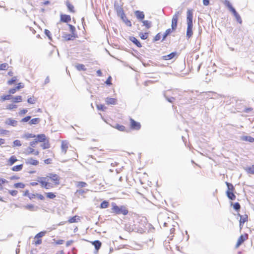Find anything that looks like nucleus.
<instances>
[{
	"label": "nucleus",
	"mask_w": 254,
	"mask_h": 254,
	"mask_svg": "<svg viewBox=\"0 0 254 254\" xmlns=\"http://www.w3.org/2000/svg\"><path fill=\"white\" fill-rule=\"evenodd\" d=\"M192 18L193 13L191 10H188L187 11V29L186 33V37L188 39L190 38L193 34L192 32Z\"/></svg>",
	"instance_id": "obj_1"
},
{
	"label": "nucleus",
	"mask_w": 254,
	"mask_h": 254,
	"mask_svg": "<svg viewBox=\"0 0 254 254\" xmlns=\"http://www.w3.org/2000/svg\"><path fill=\"white\" fill-rule=\"evenodd\" d=\"M112 211L114 213L117 214H123L126 215L128 213V210L125 206H121L120 207L117 206L116 203H112Z\"/></svg>",
	"instance_id": "obj_2"
},
{
	"label": "nucleus",
	"mask_w": 254,
	"mask_h": 254,
	"mask_svg": "<svg viewBox=\"0 0 254 254\" xmlns=\"http://www.w3.org/2000/svg\"><path fill=\"white\" fill-rule=\"evenodd\" d=\"M114 7L118 16H120L121 19L126 18V15L124 12L123 8L120 6L118 3H115Z\"/></svg>",
	"instance_id": "obj_3"
},
{
	"label": "nucleus",
	"mask_w": 254,
	"mask_h": 254,
	"mask_svg": "<svg viewBox=\"0 0 254 254\" xmlns=\"http://www.w3.org/2000/svg\"><path fill=\"white\" fill-rule=\"evenodd\" d=\"M182 13V11H177L173 15L172 19L171 27L173 30H175L177 28L178 17Z\"/></svg>",
	"instance_id": "obj_4"
},
{
	"label": "nucleus",
	"mask_w": 254,
	"mask_h": 254,
	"mask_svg": "<svg viewBox=\"0 0 254 254\" xmlns=\"http://www.w3.org/2000/svg\"><path fill=\"white\" fill-rule=\"evenodd\" d=\"M47 178H40L38 180V182L41 184V186L43 188H44L46 189H49L51 187V184L46 182Z\"/></svg>",
	"instance_id": "obj_5"
},
{
	"label": "nucleus",
	"mask_w": 254,
	"mask_h": 254,
	"mask_svg": "<svg viewBox=\"0 0 254 254\" xmlns=\"http://www.w3.org/2000/svg\"><path fill=\"white\" fill-rule=\"evenodd\" d=\"M47 177L49 178L52 181H54L56 185L59 184L60 177L58 175L50 173L49 174Z\"/></svg>",
	"instance_id": "obj_6"
},
{
	"label": "nucleus",
	"mask_w": 254,
	"mask_h": 254,
	"mask_svg": "<svg viewBox=\"0 0 254 254\" xmlns=\"http://www.w3.org/2000/svg\"><path fill=\"white\" fill-rule=\"evenodd\" d=\"M130 127L133 129L138 130L140 128L141 125L139 123L135 121L134 120L130 119Z\"/></svg>",
	"instance_id": "obj_7"
},
{
	"label": "nucleus",
	"mask_w": 254,
	"mask_h": 254,
	"mask_svg": "<svg viewBox=\"0 0 254 254\" xmlns=\"http://www.w3.org/2000/svg\"><path fill=\"white\" fill-rule=\"evenodd\" d=\"M68 147V142L66 140H63L62 142L61 150L62 152L65 154L66 153Z\"/></svg>",
	"instance_id": "obj_8"
},
{
	"label": "nucleus",
	"mask_w": 254,
	"mask_h": 254,
	"mask_svg": "<svg viewBox=\"0 0 254 254\" xmlns=\"http://www.w3.org/2000/svg\"><path fill=\"white\" fill-rule=\"evenodd\" d=\"M4 123L5 125L15 127L17 125V122L12 118H7L5 120Z\"/></svg>",
	"instance_id": "obj_9"
},
{
	"label": "nucleus",
	"mask_w": 254,
	"mask_h": 254,
	"mask_svg": "<svg viewBox=\"0 0 254 254\" xmlns=\"http://www.w3.org/2000/svg\"><path fill=\"white\" fill-rule=\"evenodd\" d=\"M248 238L247 234L244 235H241L238 239L237 244L236 245V248H238Z\"/></svg>",
	"instance_id": "obj_10"
},
{
	"label": "nucleus",
	"mask_w": 254,
	"mask_h": 254,
	"mask_svg": "<svg viewBox=\"0 0 254 254\" xmlns=\"http://www.w3.org/2000/svg\"><path fill=\"white\" fill-rule=\"evenodd\" d=\"M25 153L26 155L33 154L35 155H38L39 154V152L38 151L35 150L30 147H28L25 150Z\"/></svg>",
	"instance_id": "obj_11"
},
{
	"label": "nucleus",
	"mask_w": 254,
	"mask_h": 254,
	"mask_svg": "<svg viewBox=\"0 0 254 254\" xmlns=\"http://www.w3.org/2000/svg\"><path fill=\"white\" fill-rule=\"evenodd\" d=\"M238 215L240 217V229H242V226L244 223H245L248 220V215H242L240 214H238Z\"/></svg>",
	"instance_id": "obj_12"
},
{
	"label": "nucleus",
	"mask_w": 254,
	"mask_h": 254,
	"mask_svg": "<svg viewBox=\"0 0 254 254\" xmlns=\"http://www.w3.org/2000/svg\"><path fill=\"white\" fill-rule=\"evenodd\" d=\"M25 163L27 164L36 166L38 164L39 162L38 161L33 159L32 158H29L25 160Z\"/></svg>",
	"instance_id": "obj_13"
},
{
	"label": "nucleus",
	"mask_w": 254,
	"mask_h": 254,
	"mask_svg": "<svg viewBox=\"0 0 254 254\" xmlns=\"http://www.w3.org/2000/svg\"><path fill=\"white\" fill-rule=\"evenodd\" d=\"M23 207L25 209L31 211H36L39 209L38 206H34L33 204H27L26 205H24Z\"/></svg>",
	"instance_id": "obj_14"
},
{
	"label": "nucleus",
	"mask_w": 254,
	"mask_h": 254,
	"mask_svg": "<svg viewBox=\"0 0 254 254\" xmlns=\"http://www.w3.org/2000/svg\"><path fill=\"white\" fill-rule=\"evenodd\" d=\"M105 102L107 105H115L117 103V99L113 98L107 97L105 99Z\"/></svg>",
	"instance_id": "obj_15"
},
{
	"label": "nucleus",
	"mask_w": 254,
	"mask_h": 254,
	"mask_svg": "<svg viewBox=\"0 0 254 254\" xmlns=\"http://www.w3.org/2000/svg\"><path fill=\"white\" fill-rule=\"evenodd\" d=\"M71 20V17L70 15L66 14L61 15V21L64 22H68Z\"/></svg>",
	"instance_id": "obj_16"
},
{
	"label": "nucleus",
	"mask_w": 254,
	"mask_h": 254,
	"mask_svg": "<svg viewBox=\"0 0 254 254\" xmlns=\"http://www.w3.org/2000/svg\"><path fill=\"white\" fill-rule=\"evenodd\" d=\"M136 18L140 20H142L144 18V14L142 11L136 10L134 12Z\"/></svg>",
	"instance_id": "obj_17"
},
{
	"label": "nucleus",
	"mask_w": 254,
	"mask_h": 254,
	"mask_svg": "<svg viewBox=\"0 0 254 254\" xmlns=\"http://www.w3.org/2000/svg\"><path fill=\"white\" fill-rule=\"evenodd\" d=\"M129 40L133 43L137 47L140 48L142 47L141 43L139 41L134 37H130Z\"/></svg>",
	"instance_id": "obj_18"
},
{
	"label": "nucleus",
	"mask_w": 254,
	"mask_h": 254,
	"mask_svg": "<svg viewBox=\"0 0 254 254\" xmlns=\"http://www.w3.org/2000/svg\"><path fill=\"white\" fill-rule=\"evenodd\" d=\"M242 140L248 141L250 142H254V138L250 136H243L241 137Z\"/></svg>",
	"instance_id": "obj_19"
},
{
	"label": "nucleus",
	"mask_w": 254,
	"mask_h": 254,
	"mask_svg": "<svg viewBox=\"0 0 254 254\" xmlns=\"http://www.w3.org/2000/svg\"><path fill=\"white\" fill-rule=\"evenodd\" d=\"M226 194L227 197L232 200H234L236 198V195L234 194L233 191L227 190Z\"/></svg>",
	"instance_id": "obj_20"
},
{
	"label": "nucleus",
	"mask_w": 254,
	"mask_h": 254,
	"mask_svg": "<svg viewBox=\"0 0 254 254\" xmlns=\"http://www.w3.org/2000/svg\"><path fill=\"white\" fill-rule=\"evenodd\" d=\"M230 11L233 13V14L234 15L235 17L237 19V21L238 22H239L240 23H241L242 22V20H241V17L239 15V14L237 13V12L236 11L235 9L234 8H233Z\"/></svg>",
	"instance_id": "obj_21"
},
{
	"label": "nucleus",
	"mask_w": 254,
	"mask_h": 254,
	"mask_svg": "<svg viewBox=\"0 0 254 254\" xmlns=\"http://www.w3.org/2000/svg\"><path fill=\"white\" fill-rule=\"evenodd\" d=\"M37 139H36V141H38V142H45L46 139V137L45 134H38L37 136Z\"/></svg>",
	"instance_id": "obj_22"
},
{
	"label": "nucleus",
	"mask_w": 254,
	"mask_h": 254,
	"mask_svg": "<svg viewBox=\"0 0 254 254\" xmlns=\"http://www.w3.org/2000/svg\"><path fill=\"white\" fill-rule=\"evenodd\" d=\"M76 37V36H75V35H73L72 34H65L64 36V38L66 41L72 40H73Z\"/></svg>",
	"instance_id": "obj_23"
},
{
	"label": "nucleus",
	"mask_w": 254,
	"mask_h": 254,
	"mask_svg": "<svg viewBox=\"0 0 254 254\" xmlns=\"http://www.w3.org/2000/svg\"><path fill=\"white\" fill-rule=\"evenodd\" d=\"M92 244L95 247V248L97 251L100 249L101 246V243L98 240L94 241L92 243Z\"/></svg>",
	"instance_id": "obj_24"
},
{
	"label": "nucleus",
	"mask_w": 254,
	"mask_h": 254,
	"mask_svg": "<svg viewBox=\"0 0 254 254\" xmlns=\"http://www.w3.org/2000/svg\"><path fill=\"white\" fill-rule=\"evenodd\" d=\"M17 161V159L15 156H11L8 161V165L11 166Z\"/></svg>",
	"instance_id": "obj_25"
},
{
	"label": "nucleus",
	"mask_w": 254,
	"mask_h": 254,
	"mask_svg": "<svg viewBox=\"0 0 254 254\" xmlns=\"http://www.w3.org/2000/svg\"><path fill=\"white\" fill-rule=\"evenodd\" d=\"M176 55V52H172L169 55L164 56V59L165 60H171L175 57Z\"/></svg>",
	"instance_id": "obj_26"
},
{
	"label": "nucleus",
	"mask_w": 254,
	"mask_h": 254,
	"mask_svg": "<svg viewBox=\"0 0 254 254\" xmlns=\"http://www.w3.org/2000/svg\"><path fill=\"white\" fill-rule=\"evenodd\" d=\"M22 167H23V165L22 164H20V165H16V166H13L11 168V170L13 171L17 172V171H19L21 170L22 169Z\"/></svg>",
	"instance_id": "obj_27"
},
{
	"label": "nucleus",
	"mask_w": 254,
	"mask_h": 254,
	"mask_svg": "<svg viewBox=\"0 0 254 254\" xmlns=\"http://www.w3.org/2000/svg\"><path fill=\"white\" fill-rule=\"evenodd\" d=\"M75 67L78 70H86V68L85 67V65L83 64H77L75 65Z\"/></svg>",
	"instance_id": "obj_28"
},
{
	"label": "nucleus",
	"mask_w": 254,
	"mask_h": 254,
	"mask_svg": "<svg viewBox=\"0 0 254 254\" xmlns=\"http://www.w3.org/2000/svg\"><path fill=\"white\" fill-rule=\"evenodd\" d=\"M12 100V102L14 103H18L22 101V97L21 96H17L15 97H13L11 99Z\"/></svg>",
	"instance_id": "obj_29"
},
{
	"label": "nucleus",
	"mask_w": 254,
	"mask_h": 254,
	"mask_svg": "<svg viewBox=\"0 0 254 254\" xmlns=\"http://www.w3.org/2000/svg\"><path fill=\"white\" fill-rule=\"evenodd\" d=\"M77 219L78 220L79 219V216H74L72 217H71L69 219L68 222L70 223H75V222H77Z\"/></svg>",
	"instance_id": "obj_30"
},
{
	"label": "nucleus",
	"mask_w": 254,
	"mask_h": 254,
	"mask_svg": "<svg viewBox=\"0 0 254 254\" xmlns=\"http://www.w3.org/2000/svg\"><path fill=\"white\" fill-rule=\"evenodd\" d=\"M142 23L143 25L145 26L147 29H149L151 26V22L150 21L143 20L142 21Z\"/></svg>",
	"instance_id": "obj_31"
},
{
	"label": "nucleus",
	"mask_w": 254,
	"mask_h": 254,
	"mask_svg": "<svg viewBox=\"0 0 254 254\" xmlns=\"http://www.w3.org/2000/svg\"><path fill=\"white\" fill-rule=\"evenodd\" d=\"M40 121V119L39 118H34L31 120L29 122L30 125H36L38 124Z\"/></svg>",
	"instance_id": "obj_32"
},
{
	"label": "nucleus",
	"mask_w": 254,
	"mask_h": 254,
	"mask_svg": "<svg viewBox=\"0 0 254 254\" xmlns=\"http://www.w3.org/2000/svg\"><path fill=\"white\" fill-rule=\"evenodd\" d=\"M87 186V184L84 182H78L76 184V187L78 188H84Z\"/></svg>",
	"instance_id": "obj_33"
},
{
	"label": "nucleus",
	"mask_w": 254,
	"mask_h": 254,
	"mask_svg": "<svg viewBox=\"0 0 254 254\" xmlns=\"http://www.w3.org/2000/svg\"><path fill=\"white\" fill-rule=\"evenodd\" d=\"M224 4L230 10H231L233 8H234L231 3L227 0H225L224 1Z\"/></svg>",
	"instance_id": "obj_34"
},
{
	"label": "nucleus",
	"mask_w": 254,
	"mask_h": 254,
	"mask_svg": "<svg viewBox=\"0 0 254 254\" xmlns=\"http://www.w3.org/2000/svg\"><path fill=\"white\" fill-rule=\"evenodd\" d=\"M115 128L117 129L118 130H119L120 131H125V129H126V127H125V126H124L123 125H119V124H117L115 126Z\"/></svg>",
	"instance_id": "obj_35"
},
{
	"label": "nucleus",
	"mask_w": 254,
	"mask_h": 254,
	"mask_svg": "<svg viewBox=\"0 0 254 254\" xmlns=\"http://www.w3.org/2000/svg\"><path fill=\"white\" fill-rule=\"evenodd\" d=\"M109 206V202L107 201H103L100 204V207L101 208H106Z\"/></svg>",
	"instance_id": "obj_36"
},
{
	"label": "nucleus",
	"mask_w": 254,
	"mask_h": 254,
	"mask_svg": "<svg viewBox=\"0 0 254 254\" xmlns=\"http://www.w3.org/2000/svg\"><path fill=\"white\" fill-rule=\"evenodd\" d=\"M44 143L41 144V146L42 147L43 149H47L50 147V144L49 143V142L45 141V142H43Z\"/></svg>",
	"instance_id": "obj_37"
},
{
	"label": "nucleus",
	"mask_w": 254,
	"mask_h": 254,
	"mask_svg": "<svg viewBox=\"0 0 254 254\" xmlns=\"http://www.w3.org/2000/svg\"><path fill=\"white\" fill-rule=\"evenodd\" d=\"M226 185L227 186V188H228V190H227L233 191V190H234V188L233 185L232 184L228 183V182H226Z\"/></svg>",
	"instance_id": "obj_38"
},
{
	"label": "nucleus",
	"mask_w": 254,
	"mask_h": 254,
	"mask_svg": "<svg viewBox=\"0 0 254 254\" xmlns=\"http://www.w3.org/2000/svg\"><path fill=\"white\" fill-rule=\"evenodd\" d=\"M66 6L68 10L72 12H74V6L71 4L69 2H66Z\"/></svg>",
	"instance_id": "obj_39"
},
{
	"label": "nucleus",
	"mask_w": 254,
	"mask_h": 254,
	"mask_svg": "<svg viewBox=\"0 0 254 254\" xmlns=\"http://www.w3.org/2000/svg\"><path fill=\"white\" fill-rule=\"evenodd\" d=\"M12 98H13V96H12L11 95H7L2 96L1 99L2 101H4L7 100H10L12 99Z\"/></svg>",
	"instance_id": "obj_40"
},
{
	"label": "nucleus",
	"mask_w": 254,
	"mask_h": 254,
	"mask_svg": "<svg viewBox=\"0 0 254 254\" xmlns=\"http://www.w3.org/2000/svg\"><path fill=\"white\" fill-rule=\"evenodd\" d=\"M35 136H36L35 135H34L33 134L27 133L25 134L23 136V137L25 138L26 139H28L30 138H34Z\"/></svg>",
	"instance_id": "obj_41"
},
{
	"label": "nucleus",
	"mask_w": 254,
	"mask_h": 254,
	"mask_svg": "<svg viewBox=\"0 0 254 254\" xmlns=\"http://www.w3.org/2000/svg\"><path fill=\"white\" fill-rule=\"evenodd\" d=\"M14 187L15 188H21V189H23L25 187V185L23 184V183H16L14 184Z\"/></svg>",
	"instance_id": "obj_42"
},
{
	"label": "nucleus",
	"mask_w": 254,
	"mask_h": 254,
	"mask_svg": "<svg viewBox=\"0 0 254 254\" xmlns=\"http://www.w3.org/2000/svg\"><path fill=\"white\" fill-rule=\"evenodd\" d=\"M8 65L6 63L0 64V70H6L8 68Z\"/></svg>",
	"instance_id": "obj_43"
},
{
	"label": "nucleus",
	"mask_w": 254,
	"mask_h": 254,
	"mask_svg": "<svg viewBox=\"0 0 254 254\" xmlns=\"http://www.w3.org/2000/svg\"><path fill=\"white\" fill-rule=\"evenodd\" d=\"M233 208H234V209H235L237 211L239 210L240 208H241V206H240V203H238V202H235L233 204Z\"/></svg>",
	"instance_id": "obj_44"
},
{
	"label": "nucleus",
	"mask_w": 254,
	"mask_h": 254,
	"mask_svg": "<svg viewBox=\"0 0 254 254\" xmlns=\"http://www.w3.org/2000/svg\"><path fill=\"white\" fill-rule=\"evenodd\" d=\"M139 36H140V37L141 38V39H142L143 40H145L148 37V33H140L139 34Z\"/></svg>",
	"instance_id": "obj_45"
},
{
	"label": "nucleus",
	"mask_w": 254,
	"mask_h": 254,
	"mask_svg": "<svg viewBox=\"0 0 254 254\" xmlns=\"http://www.w3.org/2000/svg\"><path fill=\"white\" fill-rule=\"evenodd\" d=\"M17 80L16 77L14 76L10 80H8L7 81V84L9 85H11L13 84Z\"/></svg>",
	"instance_id": "obj_46"
},
{
	"label": "nucleus",
	"mask_w": 254,
	"mask_h": 254,
	"mask_svg": "<svg viewBox=\"0 0 254 254\" xmlns=\"http://www.w3.org/2000/svg\"><path fill=\"white\" fill-rule=\"evenodd\" d=\"M46 195L47 197L51 199H53L56 197V195L53 192H47Z\"/></svg>",
	"instance_id": "obj_47"
},
{
	"label": "nucleus",
	"mask_w": 254,
	"mask_h": 254,
	"mask_svg": "<svg viewBox=\"0 0 254 254\" xmlns=\"http://www.w3.org/2000/svg\"><path fill=\"white\" fill-rule=\"evenodd\" d=\"M122 19L126 23V24L128 26H131V22L127 19L126 16V18H124V19Z\"/></svg>",
	"instance_id": "obj_48"
},
{
	"label": "nucleus",
	"mask_w": 254,
	"mask_h": 254,
	"mask_svg": "<svg viewBox=\"0 0 254 254\" xmlns=\"http://www.w3.org/2000/svg\"><path fill=\"white\" fill-rule=\"evenodd\" d=\"M46 233V232H40L38 233L35 237V238H40L43 237Z\"/></svg>",
	"instance_id": "obj_49"
},
{
	"label": "nucleus",
	"mask_w": 254,
	"mask_h": 254,
	"mask_svg": "<svg viewBox=\"0 0 254 254\" xmlns=\"http://www.w3.org/2000/svg\"><path fill=\"white\" fill-rule=\"evenodd\" d=\"M97 108L98 110L101 111H104L106 109V107L104 105L102 104L97 105Z\"/></svg>",
	"instance_id": "obj_50"
},
{
	"label": "nucleus",
	"mask_w": 254,
	"mask_h": 254,
	"mask_svg": "<svg viewBox=\"0 0 254 254\" xmlns=\"http://www.w3.org/2000/svg\"><path fill=\"white\" fill-rule=\"evenodd\" d=\"M13 147H15V146H20L21 145L20 141L19 140H14L13 141Z\"/></svg>",
	"instance_id": "obj_51"
},
{
	"label": "nucleus",
	"mask_w": 254,
	"mask_h": 254,
	"mask_svg": "<svg viewBox=\"0 0 254 254\" xmlns=\"http://www.w3.org/2000/svg\"><path fill=\"white\" fill-rule=\"evenodd\" d=\"M44 33L46 35H47L48 37V38L50 39V40H51L52 39V38H51V32L49 30H47V29H45V31H44Z\"/></svg>",
	"instance_id": "obj_52"
},
{
	"label": "nucleus",
	"mask_w": 254,
	"mask_h": 254,
	"mask_svg": "<svg viewBox=\"0 0 254 254\" xmlns=\"http://www.w3.org/2000/svg\"><path fill=\"white\" fill-rule=\"evenodd\" d=\"M16 108H17V106L16 105L9 104L7 106L6 109H8V110H12L13 109H15Z\"/></svg>",
	"instance_id": "obj_53"
},
{
	"label": "nucleus",
	"mask_w": 254,
	"mask_h": 254,
	"mask_svg": "<svg viewBox=\"0 0 254 254\" xmlns=\"http://www.w3.org/2000/svg\"><path fill=\"white\" fill-rule=\"evenodd\" d=\"M68 26L69 27L70 31L71 32L72 34L75 35L74 32L75 31V28L74 27V26L70 24H68Z\"/></svg>",
	"instance_id": "obj_54"
},
{
	"label": "nucleus",
	"mask_w": 254,
	"mask_h": 254,
	"mask_svg": "<svg viewBox=\"0 0 254 254\" xmlns=\"http://www.w3.org/2000/svg\"><path fill=\"white\" fill-rule=\"evenodd\" d=\"M164 96L166 98V99L170 103H173L174 102V101L175 100V98L174 97H170V98H169L168 97H167L166 96L165 94H164Z\"/></svg>",
	"instance_id": "obj_55"
},
{
	"label": "nucleus",
	"mask_w": 254,
	"mask_h": 254,
	"mask_svg": "<svg viewBox=\"0 0 254 254\" xmlns=\"http://www.w3.org/2000/svg\"><path fill=\"white\" fill-rule=\"evenodd\" d=\"M31 119V116H27L21 120L22 122H27L29 121Z\"/></svg>",
	"instance_id": "obj_56"
},
{
	"label": "nucleus",
	"mask_w": 254,
	"mask_h": 254,
	"mask_svg": "<svg viewBox=\"0 0 254 254\" xmlns=\"http://www.w3.org/2000/svg\"><path fill=\"white\" fill-rule=\"evenodd\" d=\"M9 193L12 196H15L17 194V191L15 190H11L9 191Z\"/></svg>",
	"instance_id": "obj_57"
},
{
	"label": "nucleus",
	"mask_w": 254,
	"mask_h": 254,
	"mask_svg": "<svg viewBox=\"0 0 254 254\" xmlns=\"http://www.w3.org/2000/svg\"><path fill=\"white\" fill-rule=\"evenodd\" d=\"M161 38V35L160 33H158L154 37V41H157L160 39Z\"/></svg>",
	"instance_id": "obj_58"
},
{
	"label": "nucleus",
	"mask_w": 254,
	"mask_h": 254,
	"mask_svg": "<svg viewBox=\"0 0 254 254\" xmlns=\"http://www.w3.org/2000/svg\"><path fill=\"white\" fill-rule=\"evenodd\" d=\"M105 83L108 85H110L112 84L111 83V77L109 76L108 79L106 80Z\"/></svg>",
	"instance_id": "obj_59"
},
{
	"label": "nucleus",
	"mask_w": 254,
	"mask_h": 254,
	"mask_svg": "<svg viewBox=\"0 0 254 254\" xmlns=\"http://www.w3.org/2000/svg\"><path fill=\"white\" fill-rule=\"evenodd\" d=\"M27 102L28 103L31 104H35V100L32 98H28L27 100Z\"/></svg>",
	"instance_id": "obj_60"
},
{
	"label": "nucleus",
	"mask_w": 254,
	"mask_h": 254,
	"mask_svg": "<svg viewBox=\"0 0 254 254\" xmlns=\"http://www.w3.org/2000/svg\"><path fill=\"white\" fill-rule=\"evenodd\" d=\"M86 191L84 190H77L76 193H78L79 194L82 195L83 193H84Z\"/></svg>",
	"instance_id": "obj_61"
},
{
	"label": "nucleus",
	"mask_w": 254,
	"mask_h": 254,
	"mask_svg": "<svg viewBox=\"0 0 254 254\" xmlns=\"http://www.w3.org/2000/svg\"><path fill=\"white\" fill-rule=\"evenodd\" d=\"M17 89H16V87L15 88H11L9 90V93L10 94H14L15 93V92L16 91Z\"/></svg>",
	"instance_id": "obj_62"
},
{
	"label": "nucleus",
	"mask_w": 254,
	"mask_h": 254,
	"mask_svg": "<svg viewBox=\"0 0 254 254\" xmlns=\"http://www.w3.org/2000/svg\"><path fill=\"white\" fill-rule=\"evenodd\" d=\"M38 143V141H36V139L34 141H31L30 142V145L34 147L36 144Z\"/></svg>",
	"instance_id": "obj_63"
},
{
	"label": "nucleus",
	"mask_w": 254,
	"mask_h": 254,
	"mask_svg": "<svg viewBox=\"0 0 254 254\" xmlns=\"http://www.w3.org/2000/svg\"><path fill=\"white\" fill-rule=\"evenodd\" d=\"M249 173L254 174V167H250L249 168Z\"/></svg>",
	"instance_id": "obj_64"
}]
</instances>
